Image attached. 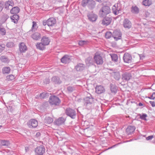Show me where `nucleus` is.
Here are the masks:
<instances>
[{
    "mask_svg": "<svg viewBox=\"0 0 155 155\" xmlns=\"http://www.w3.org/2000/svg\"><path fill=\"white\" fill-rule=\"evenodd\" d=\"M84 105L87 109H90L93 107L95 99L90 94H89L87 97L84 98Z\"/></svg>",
    "mask_w": 155,
    "mask_h": 155,
    "instance_id": "obj_1",
    "label": "nucleus"
},
{
    "mask_svg": "<svg viewBox=\"0 0 155 155\" xmlns=\"http://www.w3.org/2000/svg\"><path fill=\"white\" fill-rule=\"evenodd\" d=\"M110 12V7L107 6L103 7L99 12V15L100 17H104Z\"/></svg>",
    "mask_w": 155,
    "mask_h": 155,
    "instance_id": "obj_2",
    "label": "nucleus"
},
{
    "mask_svg": "<svg viewBox=\"0 0 155 155\" xmlns=\"http://www.w3.org/2000/svg\"><path fill=\"white\" fill-rule=\"evenodd\" d=\"M49 101L51 105H58L60 103L59 98L55 96H51L49 98Z\"/></svg>",
    "mask_w": 155,
    "mask_h": 155,
    "instance_id": "obj_3",
    "label": "nucleus"
},
{
    "mask_svg": "<svg viewBox=\"0 0 155 155\" xmlns=\"http://www.w3.org/2000/svg\"><path fill=\"white\" fill-rule=\"evenodd\" d=\"M45 149L43 145L38 147L35 149V155H43L45 152Z\"/></svg>",
    "mask_w": 155,
    "mask_h": 155,
    "instance_id": "obj_4",
    "label": "nucleus"
},
{
    "mask_svg": "<svg viewBox=\"0 0 155 155\" xmlns=\"http://www.w3.org/2000/svg\"><path fill=\"white\" fill-rule=\"evenodd\" d=\"M94 59L95 62L97 64L101 65L103 63V58L100 54H96L94 57Z\"/></svg>",
    "mask_w": 155,
    "mask_h": 155,
    "instance_id": "obj_5",
    "label": "nucleus"
},
{
    "mask_svg": "<svg viewBox=\"0 0 155 155\" xmlns=\"http://www.w3.org/2000/svg\"><path fill=\"white\" fill-rule=\"evenodd\" d=\"M27 125L30 128L36 127L38 125V122L35 119L30 120L27 123Z\"/></svg>",
    "mask_w": 155,
    "mask_h": 155,
    "instance_id": "obj_6",
    "label": "nucleus"
},
{
    "mask_svg": "<svg viewBox=\"0 0 155 155\" xmlns=\"http://www.w3.org/2000/svg\"><path fill=\"white\" fill-rule=\"evenodd\" d=\"M131 78V74L129 72H125L122 75V79L124 81H129Z\"/></svg>",
    "mask_w": 155,
    "mask_h": 155,
    "instance_id": "obj_7",
    "label": "nucleus"
},
{
    "mask_svg": "<svg viewBox=\"0 0 155 155\" xmlns=\"http://www.w3.org/2000/svg\"><path fill=\"white\" fill-rule=\"evenodd\" d=\"M123 59L125 62L129 63L131 62L132 57L131 55L129 54L125 53L124 54Z\"/></svg>",
    "mask_w": 155,
    "mask_h": 155,
    "instance_id": "obj_8",
    "label": "nucleus"
},
{
    "mask_svg": "<svg viewBox=\"0 0 155 155\" xmlns=\"http://www.w3.org/2000/svg\"><path fill=\"white\" fill-rule=\"evenodd\" d=\"M122 34L119 31H114L113 32V37L116 41L121 38Z\"/></svg>",
    "mask_w": 155,
    "mask_h": 155,
    "instance_id": "obj_9",
    "label": "nucleus"
},
{
    "mask_svg": "<svg viewBox=\"0 0 155 155\" xmlns=\"http://www.w3.org/2000/svg\"><path fill=\"white\" fill-rule=\"evenodd\" d=\"M123 25L124 27L127 29H129L131 27V22L127 19H125L123 22Z\"/></svg>",
    "mask_w": 155,
    "mask_h": 155,
    "instance_id": "obj_10",
    "label": "nucleus"
},
{
    "mask_svg": "<svg viewBox=\"0 0 155 155\" xmlns=\"http://www.w3.org/2000/svg\"><path fill=\"white\" fill-rule=\"evenodd\" d=\"M48 25L53 26L56 23V20L54 18H50L47 20Z\"/></svg>",
    "mask_w": 155,
    "mask_h": 155,
    "instance_id": "obj_11",
    "label": "nucleus"
},
{
    "mask_svg": "<svg viewBox=\"0 0 155 155\" xmlns=\"http://www.w3.org/2000/svg\"><path fill=\"white\" fill-rule=\"evenodd\" d=\"M89 20L92 22L95 21L97 18V16L96 15L93 13H91L87 15Z\"/></svg>",
    "mask_w": 155,
    "mask_h": 155,
    "instance_id": "obj_12",
    "label": "nucleus"
},
{
    "mask_svg": "<svg viewBox=\"0 0 155 155\" xmlns=\"http://www.w3.org/2000/svg\"><path fill=\"white\" fill-rule=\"evenodd\" d=\"M19 48L21 52L24 53L27 50V47L23 42L21 43L19 45Z\"/></svg>",
    "mask_w": 155,
    "mask_h": 155,
    "instance_id": "obj_13",
    "label": "nucleus"
},
{
    "mask_svg": "<svg viewBox=\"0 0 155 155\" xmlns=\"http://www.w3.org/2000/svg\"><path fill=\"white\" fill-rule=\"evenodd\" d=\"M96 92L98 94H101L105 91L104 87L101 86H97L95 88Z\"/></svg>",
    "mask_w": 155,
    "mask_h": 155,
    "instance_id": "obj_14",
    "label": "nucleus"
},
{
    "mask_svg": "<svg viewBox=\"0 0 155 155\" xmlns=\"http://www.w3.org/2000/svg\"><path fill=\"white\" fill-rule=\"evenodd\" d=\"M112 10L114 14L115 15H117L119 13L120 9V8L118 7L117 4H115L112 7Z\"/></svg>",
    "mask_w": 155,
    "mask_h": 155,
    "instance_id": "obj_15",
    "label": "nucleus"
},
{
    "mask_svg": "<svg viewBox=\"0 0 155 155\" xmlns=\"http://www.w3.org/2000/svg\"><path fill=\"white\" fill-rule=\"evenodd\" d=\"M135 130L134 126H129L126 130V132L128 135L134 132Z\"/></svg>",
    "mask_w": 155,
    "mask_h": 155,
    "instance_id": "obj_16",
    "label": "nucleus"
},
{
    "mask_svg": "<svg viewBox=\"0 0 155 155\" xmlns=\"http://www.w3.org/2000/svg\"><path fill=\"white\" fill-rule=\"evenodd\" d=\"M14 5V3L12 1H8L5 4V8L7 9H9Z\"/></svg>",
    "mask_w": 155,
    "mask_h": 155,
    "instance_id": "obj_17",
    "label": "nucleus"
},
{
    "mask_svg": "<svg viewBox=\"0 0 155 155\" xmlns=\"http://www.w3.org/2000/svg\"><path fill=\"white\" fill-rule=\"evenodd\" d=\"M76 116V113L74 110L71 109H68V116L72 119H74Z\"/></svg>",
    "mask_w": 155,
    "mask_h": 155,
    "instance_id": "obj_18",
    "label": "nucleus"
},
{
    "mask_svg": "<svg viewBox=\"0 0 155 155\" xmlns=\"http://www.w3.org/2000/svg\"><path fill=\"white\" fill-rule=\"evenodd\" d=\"M111 19L109 17H106L104 18L102 21V24L104 25H109L111 22Z\"/></svg>",
    "mask_w": 155,
    "mask_h": 155,
    "instance_id": "obj_19",
    "label": "nucleus"
},
{
    "mask_svg": "<svg viewBox=\"0 0 155 155\" xmlns=\"http://www.w3.org/2000/svg\"><path fill=\"white\" fill-rule=\"evenodd\" d=\"M65 120L64 118L61 117L56 120L54 121V123L55 124L58 125H59L63 124Z\"/></svg>",
    "mask_w": 155,
    "mask_h": 155,
    "instance_id": "obj_20",
    "label": "nucleus"
},
{
    "mask_svg": "<svg viewBox=\"0 0 155 155\" xmlns=\"http://www.w3.org/2000/svg\"><path fill=\"white\" fill-rule=\"evenodd\" d=\"M41 41L44 44V45L46 46L49 44L50 40L48 37L44 36L42 38Z\"/></svg>",
    "mask_w": 155,
    "mask_h": 155,
    "instance_id": "obj_21",
    "label": "nucleus"
},
{
    "mask_svg": "<svg viewBox=\"0 0 155 155\" xmlns=\"http://www.w3.org/2000/svg\"><path fill=\"white\" fill-rule=\"evenodd\" d=\"M31 37L33 39L38 40L40 39L41 35L40 33L36 32L32 35Z\"/></svg>",
    "mask_w": 155,
    "mask_h": 155,
    "instance_id": "obj_22",
    "label": "nucleus"
},
{
    "mask_svg": "<svg viewBox=\"0 0 155 155\" xmlns=\"http://www.w3.org/2000/svg\"><path fill=\"white\" fill-rule=\"evenodd\" d=\"M10 18L12 21L15 23H17L19 19V16L18 15L14 14L13 16H11Z\"/></svg>",
    "mask_w": 155,
    "mask_h": 155,
    "instance_id": "obj_23",
    "label": "nucleus"
},
{
    "mask_svg": "<svg viewBox=\"0 0 155 155\" xmlns=\"http://www.w3.org/2000/svg\"><path fill=\"white\" fill-rule=\"evenodd\" d=\"M20 11L19 8L18 7H15L12 8L10 10V13L12 14L17 15Z\"/></svg>",
    "mask_w": 155,
    "mask_h": 155,
    "instance_id": "obj_24",
    "label": "nucleus"
},
{
    "mask_svg": "<svg viewBox=\"0 0 155 155\" xmlns=\"http://www.w3.org/2000/svg\"><path fill=\"white\" fill-rule=\"evenodd\" d=\"M37 48L41 50H43L45 48V45L42 43H38L36 45Z\"/></svg>",
    "mask_w": 155,
    "mask_h": 155,
    "instance_id": "obj_25",
    "label": "nucleus"
},
{
    "mask_svg": "<svg viewBox=\"0 0 155 155\" xmlns=\"http://www.w3.org/2000/svg\"><path fill=\"white\" fill-rule=\"evenodd\" d=\"M84 64H78L75 67V69L77 71H81L84 69Z\"/></svg>",
    "mask_w": 155,
    "mask_h": 155,
    "instance_id": "obj_26",
    "label": "nucleus"
},
{
    "mask_svg": "<svg viewBox=\"0 0 155 155\" xmlns=\"http://www.w3.org/2000/svg\"><path fill=\"white\" fill-rule=\"evenodd\" d=\"M85 62L86 65L89 66L91 64H92L93 63V60L91 57H89L85 60Z\"/></svg>",
    "mask_w": 155,
    "mask_h": 155,
    "instance_id": "obj_27",
    "label": "nucleus"
},
{
    "mask_svg": "<svg viewBox=\"0 0 155 155\" xmlns=\"http://www.w3.org/2000/svg\"><path fill=\"white\" fill-rule=\"evenodd\" d=\"M87 5L90 8L93 9L95 5V1L93 0H90Z\"/></svg>",
    "mask_w": 155,
    "mask_h": 155,
    "instance_id": "obj_28",
    "label": "nucleus"
},
{
    "mask_svg": "<svg viewBox=\"0 0 155 155\" xmlns=\"http://www.w3.org/2000/svg\"><path fill=\"white\" fill-rule=\"evenodd\" d=\"M38 27L36 23V22L35 21H33L32 22V25L31 29L29 31V32H30L31 31H35L36 30Z\"/></svg>",
    "mask_w": 155,
    "mask_h": 155,
    "instance_id": "obj_29",
    "label": "nucleus"
},
{
    "mask_svg": "<svg viewBox=\"0 0 155 155\" xmlns=\"http://www.w3.org/2000/svg\"><path fill=\"white\" fill-rule=\"evenodd\" d=\"M11 71L10 68L9 67H4L2 69V72L3 74H8Z\"/></svg>",
    "mask_w": 155,
    "mask_h": 155,
    "instance_id": "obj_30",
    "label": "nucleus"
},
{
    "mask_svg": "<svg viewBox=\"0 0 155 155\" xmlns=\"http://www.w3.org/2000/svg\"><path fill=\"white\" fill-rule=\"evenodd\" d=\"M117 90V87L116 86L113 84H110V90L112 93L115 94Z\"/></svg>",
    "mask_w": 155,
    "mask_h": 155,
    "instance_id": "obj_31",
    "label": "nucleus"
},
{
    "mask_svg": "<svg viewBox=\"0 0 155 155\" xmlns=\"http://www.w3.org/2000/svg\"><path fill=\"white\" fill-rule=\"evenodd\" d=\"M51 81L54 82L56 84L60 83V81L59 77L56 76L53 77L51 79Z\"/></svg>",
    "mask_w": 155,
    "mask_h": 155,
    "instance_id": "obj_32",
    "label": "nucleus"
},
{
    "mask_svg": "<svg viewBox=\"0 0 155 155\" xmlns=\"http://www.w3.org/2000/svg\"><path fill=\"white\" fill-rule=\"evenodd\" d=\"M131 12L134 14H137L139 12V9L136 6H132L131 8Z\"/></svg>",
    "mask_w": 155,
    "mask_h": 155,
    "instance_id": "obj_33",
    "label": "nucleus"
},
{
    "mask_svg": "<svg viewBox=\"0 0 155 155\" xmlns=\"http://www.w3.org/2000/svg\"><path fill=\"white\" fill-rule=\"evenodd\" d=\"M0 143L1 146H8L9 145V141L7 140H0Z\"/></svg>",
    "mask_w": 155,
    "mask_h": 155,
    "instance_id": "obj_34",
    "label": "nucleus"
},
{
    "mask_svg": "<svg viewBox=\"0 0 155 155\" xmlns=\"http://www.w3.org/2000/svg\"><path fill=\"white\" fill-rule=\"evenodd\" d=\"M53 121V119L50 117H46L45 118L44 120L45 123L48 124H50Z\"/></svg>",
    "mask_w": 155,
    "mask_h": 155,
    "instance_id": "obj_35",
    "label": "nucleus"
},
{
    "mask_svg": "<svg viewBox=\"0 0 155 155\" xmlns=\"http://www.w3.org/2000/svg\"><path fill=\"white\" fill-rule=\"evenodd\" d=\"M49 96V94L47 93H42L40 94V97L41 99H43L48 97Z\"/></svg>",
    "mask_w": 155,
    "mask_h": 155,
    "instance_id": "obj_36",
    "label": "nucleus"
},
{
    "mask_svg": "<svg viewBox=\"0 0 155 155\" xmlns=\"http://www.w3.org/2000/svg\"><path fill=\"white\" fill-rule=\"evenodd\" d=\"M110 55L112 61H114V62L117 61L118 58L117 54H111Z\"/></svg>",
    "mask_w": 155,
    "mask_h": 155,
    "instance_id": "obj_37",
    "label": "nucleus"
},
{
    "mask_svg": "<svg viewBox=\"0 0 155 155\" xmlns=\"http://www.w3.org/2000/svg\"><path fill=\"white\" fill-rule=\"evenodd\" d=\"M68 61V55H64L61 59V62L63 63H67Z\"/></svg>",
    "mask_w": 155,
    "mask_h": 155,
    "instance_id": "obj_38",
    "label": "nucleus"
},
{
    "mask_svg": "<svg viewBox=\"0 0 155 155\" xmlns=\"http://www.w3.org/2000/svg\"><path fill=\"white\" fill-rule=\"evenodd\" d=\"M151 3V1L150 0H145L143 2V5L145 6H149Z\"/></svg>",
    "mask_w": 155,
    "mask_h": 155,
    "instance_id": "obj_39",
    "label": "nucleus"
},
{
    "mask_svg": "<svg viewBox=\"0 0 155 155\" xmlns=\"http://www.w3.org/2000/svg\"><path fill=\"white\" fill-rule=\"evenodd\" d=\"M114 78L117 80H119L120 78V73L117 72H115L114 73Z\"/></svg>",
    "mask_w": 155,
    "mask_h": 155,
    "instance_id": "obj_40",
    "label": "nucleus"
},
{
    "mask_svg": "<svg viewBox=\"0 0 155 155\" xmlns=\"http://www.w3.org/2000/svg\"><path fill=\"white\" fill-rule=\"evenodd\" d=\"M9 16L6 14H4L2 16L1 19L2 20V22H5L9 18Z\"/></svg>",
    "mask_w": 155,
    "mask_h": 155,
    "instance_id": "obj_41",
    "label": "nucleus"
},
{
    "mask_svg": "<svg viewBox=\"0 0 155 155\" xmlns=\"http://www.w3.org/2000/svg\"><path fill=\"white\" fill-rule=\"evenodd\" d=\"M1 60L2 62L4 63H7L9 61L7 58L4 56H2L1 58Z\"/></svg>",
    "mask_w": 155,
    "mask_h": 155,
    "instance_id": "obj_42",
    "label": "nucleus"
},
{
    "mask_svg": "<svg viewBox=\"0 0 155 155\" xmlns=\"http://www.w3.org/2000/svg\"><path fill=\"white\" fill-rule=\"evenodd\" d=\"M88 42L87 41L80 40L79 41L78 43L79 45L82 46L87 44Z\"/></svg>",
    "mask_w": 155,
    "mask_h": 155,
    "instance_id": "obj_43",
    "label": "nucleus"
},
{
    "mask_svg": "<svg viewBox=\"0 0 155 155\" xmlns=\"http://www.w3.org/2000/svg\"><path fill=\"white\" fill-rule=\"evenodd\" d=\"M90 0H83L82 2V5L84 6L87 5Z\"/></svg>",
    "mask_w": 155,
    "mask_h": 155,
    "instance_id": "obj_44",
    "label": "nucleus"
},
{
    "mask_svg": "<svg viewBox=\"0 0 155 155\" xmlns=\"http://www.w3.org/2000/svg\"><path fill=\"white\" fill-rule=\"evenodd\" d=\"M0 32L1 34L2 35H5L6 33L5 29L3 27L0 28Z\"/></svg>",
    "mask_w": 155,
    "mask_h": 155,
    "instance_id": "obj_45",
    "label": "nucleus"
},
{
    "mask_svg": "<svg viewBox=\"0 0 155 155\" xmlns=\"http://www.w3.org/2000/svg\"><path fill=\"white\" fill-rule=\"evenodd\" d=\"M112 34L110 31L107 32L105 34V37L107 38H110Z\"/></svg>",
    "mask_w": 155,
    "mask_h": 155,
    "instance_id": "obj_46",
    "label": "nucleus"
},
{
    "mask_svg": "<svg viewBox=\"0 0 155 155\" xmlns=\"http://www.w3.org/2000/svg\"><path fill=\"white\" fill-rule=\"evenodd\" d=\"M140 116V118L141 119L146 120V117H147V115L146 114H143L142 115H141V114H140L139 115Z\"/></svg>",
    "mask_w": 155,
    "mask_h": 155,
    "instance_id": "obj_47",
    "label": "nucleus"
},
{
    "mask_svg": "<svg viewBox=\"0 0 155 155\" xmlns=\"http://www.w3.org/2000/svg\"><path fill=\"white\" fill-rule=\"evenodd\" d=\"M7 78L9 80H12L14 79V77L12 74L9 75L7 76Z\"/></svg>",
    "mask_w": 155,
    "mask_h": 155,
    "instance_id": "obj_48",
    "label": "nucleus"
},
{
    "mask_svg": "<svg viewBox=\"0 0 155 155\" xmlns=\"http://www.w3.org/2000/svg\"><path fill=\"white\" fill-rule=\"evenodd\" d=\"M14 44L13 42H8L6 44V46L9 47L11 48L13 46Z\"/></svg>",
    "mask_w": 155,
    "mask_h": 155,
    "instance_id": "obj_49",
    "label": "nucleus"
},
{
    "mask_svg": "<svg viewBox=\"0 0 155 155\" xmlns=\"http://www.w3.org/2000/svg\"><path fill=\"white\" fill-rule=\"evenodd\" d=\"M148 98L150 99L154 100L155 99V92L153 93L151 95L150 97H148Z\"/></svg>",
    "mask_w": 155,
    "mask_h": 155,
    "instance_id": "obj_50",
    "label": "nucleus"
},
{
    "mask_svg": "<svg viewBox=\"0 0 155 155\" xmlns=\"http://www.w3.org/2000/svg\"><path fill=\"white\" fill-rule=\"evenodd\" d=\"M149 103L153 107H155V102L153 101H150Z\"/></svg>",
    "mask_w": 155,
    "mask_h": 155,
    "instance_id": "obj_51",
    "label": "nucleus"
},
{
    "mask_svg": "<svg viewBox=\"0 0 155 155\" xmlns=\"http://www.w3.org/2000/svg\"><path fill=\"white\" fill-rule=\"evenodd\" d=\"M74 90V88L71 87H68V92H71Z\"/></svg>",
    "mask_w": 155,
    "mask_h": 155,
    "instance_id": "obj_52",
    "label": "nucleus"
},
{
    "mask_svg": "<svg viewBox=\"0 0 155 155\" xmlns=\"http://www.w3.org/2000/svg\"><path fill=\"white\" fill-rule=\"evenodd\" d=\"M140 60H143L145 58L144 55L143 54H139Z\"/></svg>",
    "mask_w": 155,
    "mask_h": 155,
    "instance_id": "obj_53",
    "label": "nucleus"
},
{
    "mask_svg": "<svg viewBox=\"0 0 155 155\" xmlns=\"http://www.w3.org/2000/svg\"><path fill=\"white\" fill-rule=\"evenodd\" d=\"M153 137V135H151L147 137L146 138V140H151Z\"/></svg>",
    "mask_w": 155,
    "mask_h": 155,
    "instance_id": "obj_54",
    "label": "nucleus"
},
{
    "mask_svg": "<svg viewBox=\"0 0 155 155\" xmlns=\"http://www.w3.org/2000/svg\"><path fill=\"white\" fill-rule=\"evenodd\" d=\"M3 7V4L0 2V12L2 10Z\"/></svg>",
    "mask_w": 155,
    "mask_h": 155,
    "instance_id": "obj_55",
    "label": "nucleus"
},
{
    "mask_svg": "<svg viewBox=\"0 0 155 155\" xmlns=\"http://www.w3.org/2000/svg\"><path fill=\"white\" fill-rule=\"evenodd\" d=\"M43 25L44 26H45L46 25H48L47 20L46 21H44L43 22Z\"/></svg>",
    "mask_w": 155,
    "mask_h": 155,
    "instance_id": "obj_56",
    "label": "nucleus"
},
{
    "mask_svg": "<svg viewBox=\"0 0 155 155\" xmlns=\"http://www.w3.org/2000/svg\"><path fill=\"white\" fill-rule=\"evenodd\" d=\"M41 135V133L39 132H37L36 134V137H39Z\"/></svg>",
    "mask_w": 155,
    "mask_h": 155,
    "instance_id": "obj_57",
    "label": "nucleus"
},
{
    "mask_svg": "<svg viewBox=\"0 0 155 155\" xmlns=\"http://www.w3.org/2000/svg\"><path fill=\"white\" fill-rule=\"evenodd\" d=\"M96 1L98 2H102L104 0H95Z\"/></svg>",
    "mask_w": 155,
    "mask_h": 155,
    "instance_id": "obj_58",
    "label": "nucleus"
},
{
    "mask_svg": "<svg viewBox=\"0 0 155 155\" xmlns=\"http://www.w3.org/2000/svg\"><path fill=\"white\" fill-rule=\"evenodd\" d=\"M139 106H142L143 105V104L141 103H139Z\"/></svg>",
    "mask_w": 155,
    "mask_h": 155,
    "instance_id": "obj_59",
    "label": "nucleus"
},
{
    "mask_svg": "<svg viewBox=\"0 0 155 155\" xmlns=\"http://www.w3.org/2000/svg\"><path fill=\"white\" fill-rule=\"evenodd\" d=\"M67 109H66V114L68 116V112L67 111Z\"/></svg>",
    "mask_w": 155,
    "mask_h": 155,
    "instance_id": "obj_60",
    "label": "nucleus"
},
{
    "mask_svg": "<svg viewBox=\"0 0 155 155\" xmlns=\"http://www.w3.org/2000/svg\"><path fill=\"white\" fill-rule=\"evenodd\" d=\"M115 145H114V146L112 147H111L109 148H108V149H111L113 147H114L115 146Z\"/></svg>",
    "mask_w": 155,
    "mask_h": 155,
    "instance_id": "obj_61",
    "label": "nucleus"
},
{
    "mask_svg": "<svg viewBox=\"0 0 155 155\" xmlns=\"http://www.w3.org/2000/svg\"><path fill=\"white\" fill-rule=\"evenodd\" d=\"M3 50V49H2L1 48H0V52H1Z\"/></svg>",
    "mask_w": 155,
    "mask_h": 155,
    "instance_id": "obj_62",
    "label": "nucleus"
},
{
    "mask_svg": "<svg viewBox=\"0 0 155 155\" xmlns=\"http://www.w3.org/2000/svg\"><path fill=\"white\" fill-rule=\"evenodd\" d=\"M2 27V24L1 23H0V28Z\"/></svg>",
    "mask_w": 155,
    "mask_h": 155,
    "instance_id": "obj_63",
    "label": "nucleus"
},
{
    "mask_svg": "<svg viewBox=\"0 0 155 155\" xmlns=\"http://www.w3.org/2000/svg\"><path fill=\"white\" fill-rule=\"evenodd\" d=\"M68 150H69V149H70V150L71 149H70V148H69V147H68Z\"/></svg>",
    "mask_w": 155,
    "mask_h": 155,
    "instance_id": "obj_64",
    "label": "nucleus"
}]
</instances>
